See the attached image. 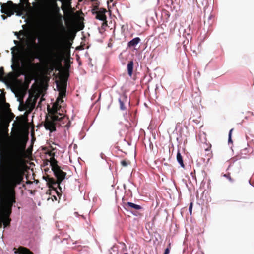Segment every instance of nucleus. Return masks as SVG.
Segmentation results:
<instances>
[{
    "label": "nucleus",
    "instance_id": "obj_30",
    "mask_svg": "<svg viewBox=\"0 0 254 254\" xmlns=\"http://www.w3.org/2000/svg\"><path fill=\"white\" fill-rule=\"evenodd\" d=\"M224 176L226 178H227V179H228L230 181H231V182L233 181V180L231 178V177L230 176V174L229 173L224 174Z\"/></svg>",
    "mask_w": 254,
    "mask_h": 254
},
{
    "label": "nucleus",
    "instance_id": "obj_1",
    "mask_svg": "<svg viewBox=\"0 0 254 254\" xmlns=\"http://www.w3.org/2000/svg\"><path fill=\"white\" fill-rule=\"evenodd\" d=\"M26 144V140H22L16 149L9 154L5 186L2 191L4 197L3 205L11 209L16 202L15 189L23 180L24 172L23 157Z\"/></svg>",
    "mask_w": 254,
    "mask_h": 254
},
{
    "label": "nucleus",
    "instance_id": "obj_12",
    "mask_svg": "<svg viewBox=\"0 0 254 254\" xmlns=\"http://www.w3.org/2000/svg\"><path fill=\"white\" fill-rule=\"evenodd\" d=\"M14 253L15 254H34L32 252H31L29 249L27 248L23 247L20 246L18 248V249L15 248H14Z\"/></svg>",
    "mask_w": 254,
    "mask_h": 254
},
{
    "label": "nucleus",
    "instance_id": "obj_16",
    "mask_svg": "<svg viewBox=\"0 0 254 254\" xmlns=\"http://www.w3.org/2000/svg\"><path fill=\"white\" fill-rule=\"evenodd\" d=\"M140 41L141 40L139 37L134 38L128 43L127 46L128 47H134L137 45Z\"/></svg>",
    "mask_w": 254,
    "mask_h": 254
},
{
    "label": "nucleus",
    "instance_id": "obj_8",
    "mask_svg": "<svg viewBox=\"0 0 254 254\" xmlns=\"http://www.w3.org/2000/svg\"><path fill=\"white\" fill-rule=\"evenodd\" d=\"M106 12V9L103 8H100L98 10L93 12V14H95L96 15V18L97 19L103 21V23L102 24L103 26L104 25H107V17L105 15V13Z\"/></svg>",
    "mask_w": 254,
    "mask_h": 254
},
{
    "label": "nucleus",
    "instance_id": "obj_21",
    "mask_svg": "<svg viewBox=\"0 0 254 254\" xmlns=\"http://www.w3.org/2000/svg\"><path fill=\"white\" fill-rule=\"evenodd\" d=\"M158 38L162 42H167V36L165 32L160 33L158 36Z\"/></svg>",
    "mask_w": 254,
    "mask_h": 254
},
{
    "label": "nucleus",
    "instance_id": "obj_23",
    "mask_svg": "<svg viewBox=\"0 0 254 254\" xmlns=\"http://www.w3.org/2000/svg\"><path fill=\"white\" fill-rule=\"evenodd\" d=\"M5 117H7L8 119L11 122L15 117L14 114L11 111H7L6 114L4 115Z\"/></svg>",
    "mask_w": 254,
    "mask_h": 254
},
{
    "label": "nucleus",
    "instance_id": "obj_31",
    "mask_svg": "<svg viewBox=\"0 0 254 254\" xmlns=\"http://www.w3.org/2000/svg\"><path fill=\"white\" fill-rule=\"evenodd\" d=\"M192 207H193V203L191 202L190 204L189 208V212L190 215L192 214Z\"/></svg>",
    "mask_w": 254,
    "mask_h": 254
},
{
    "label": "nucleus",
    "instance_id": "obj_32",
    "mask_svg": "<svg viewBox=\"0 0 254 254\" xmlns=\"http://www.w3.org/2000/svg\"><path fill=\"white\" fill-rule=\"evenodd\" d=\"M64 101L63 99H62L61 98H60L59 99V97H58V98H57V100H56V101L55 103H58V104H60V103H62V102H63Z\"/></svg>",
    "mask_w": 254,
    "mask_h": 254
},
{
    "label": "nucleus",
    "instance_id": "obj_19",
    "mask_svg": "<svg viewBox=\"0 0 254 254\" xmlns=\"http://www.w3.org/2000/svg\"><path fill=\"white\" fill-rule=\"evenodd\" d=\"M177 161L178 162V163H179V164L180 165V166L182 168H184L185 164H184V162H183V157H182V155L181 154L179 151H178L177 154Z\"/></svg>",
    "mask_w": 254,
    "mask_h": 254
},
{
    "label": "nucleus",
    "instance_id": "obj_40",
    "mask_svg": "<svg viewBox=\"0 0 254 254\" xmlns=\"http://www.w3.org/2000/svg\"><path fill=\"white\" fill-rule=\"evenodd\" d=\"M14 43L16 44V45H18L19 44V41H17V40H14Z\"/></svg>",
    "mask_w": 254,
    "mask_h": 254
},
{
    "label": "nucleus",
    "instance_id": "obj_45",
    "mask_svg": "<svg viewBox=\"0 0 254 254\" xmlns=\"http://www.w3.org/2000/svg\"><path fill=\"white\" fill-rule=\"evenodd\" d=\"M82 0H80V1H82Z\"/></svg>",
    "mask_w": 254,
    "mask_h": 254
},
{
    "label": "nucleus",
    "instance_id": "obj_36",
    "mask_svg": "<svg viewBox=\"0 0 254 254\" xmlns=\"http://www.w3.org/2000/svg\"><path fill=\"white\" fill-rule=\"evenodd\" d=\"M61 29H62V30L63 31H65V27H64V26L63 25V24H62V23H61Z\"/></svg>",
    "mask_w": 254,
    "mask_h": 254
},
{
    "label": "nucleus",
    "instance_id": "obj_11",
    "mask_svg": "<svg viewBox=\"0 0 254 254\" xmlns=\"http://www.w3.org/2000/svg\"><path fill=\"white\" fill-rule=\"evenodd\" d=\"M12 212V209L3 205L0 209V217L9 218Z\"/></svg>",
    "mask_w": 254,
    "mask_h": 254
},
{
    "label": "nucleus",
    "instance_id": "obj_42",
    "mask_svg": "<svg viewBox=\"0 0 254 254\" xmlns=\"http://www.w3.org/2000/svg\"><path fill=\"white\" fill-rule=\"evenodd\" d=\"M91 0V1H96L97 0Z\"/></svg>",
    "mask_w": 254,
    "mask_h": 254
},
{
    "label": "nucleus",
    "instance_id": "obj_6",
    "mask_svg": "<svg viewBox=\"0 0 254 254\" xmlns=\"http://www.w3.org/2000/svg\"><path fill=\"white\" fill-rule=\"evenodd\" d=\"M36 101L37 98L35 97L32 99V97H29L25 103L24 104H22L23 108L21 109V106H19L18 109L20 111L26 110L28 113H30L35 108Z\"/></svg>",
    "mask_w": 254,
    "mask_h": 254
},
{
    "label": "nucleus",
    "instance_id": "obj_33",
    "mask_svg": "<svg viewBox=\"0 0 254 254\" xmlns=\"http://www.w3.org/2000/svg\"><path fill=\"white\" fill-rule=\"evenodd\" d=\"M31 43H32V45L34 46V47H36L37 46V44L35 42V38H33L32 40V41H31Z\"/></svg>",
    "mask_w": 254,
    "mask_h": 254
},
{
    "label": "nucleus",
    "instance_id": "obj_2",
    "mask_svg": "<svg viewBox=\"0 0 254 254\" xmlns=\"http://www.w3.org/2000/svg\"><path fill=\"white\" fill-rule=\"evenodd\" d=\"M61 107V106L58 103H54L51 108L48 107L49 117L46 116L44 125L45 128L51 132L56 131V126L57 124L60 126H66L65 123H69L67 117L58 113V111Z\"/></svg>",
    "mask_w": 254,
    "mask_h": 254
},
{
    "label": "nucleus",
    "instance_id": "obj_41",
    "mask_svg": "<svg viewBox=\"0 0 254 254\" xmlns=\"http://www.w3.org/2000/svg\"><path fill=\"white\" fill-rule=\"evenodd\" d=\"M22 104H20V105L19 106H21V107H20L21 109L23 108V107L22 106Z\"/></svg>",
    "mask_w": 254,
    "mask_h": 254
},
{
    "label": "nucleus",
    "instance_id": "obj_38",
    "mask_svg": "<svg viewBox=\"0 0 254 254\" xmlns=\"http://www.w3.org/2000/svg\"><path fill=\"white\" fill-rule=\"evenodd\" d=\"M7 16H5L4 15H1V17L3 19L5 20V19H6Z\"/></svg>",
    "mask_w": 254,
    "mask_h": 254
},
{
    "label": "nucleus",
    "instance_id": "obj_35",
    "mask_svg": "<svg viewBox=\"0 0 254 254\" xmlns=\"http://www.w3.org/2000/svg\"><path fill=\"white\" fill-rule=\"evenodd\" d=\"M14 34H15V35H16V36H17V38H18V39H19V40H21V38L20 37V35H19V33H18V32H15L14 33Z\"/></svg>",
    "mask_w": 254,
    "mask_h": 254
},
{
    "label": "nucleus",
    "instance_id": "obj_27",
    "mask_svg": "<svg viewBox=\"0 0 254 254\" xmlns=\"http://www.w3.org/2000/svg\"><path fill=\"white\" fill-rule=\"evenodd\" d=\"M2 105H3L4 108L7 112L10 111L11 109H10V105L9 103L5 102V103H3Z\"/></svg>",
    "mask_w": 254,
    "mask_h": 254
},
{
    "label": "nucleus",
    "instance_id": "obj_18",
    "mask_svg": "<svg viewBox=\"0 0 254 254\" xmlns=\"http://www.w3.org/2000/svg\"><path fill=\"white\" fill-rule=\"evenodd\" d=\"M127 96L126 95H124L122 97V99H119V102L120 103V107L122 110H124L126 109V107L124 105V102L127 101Z\"/></svg>",
    "mask_w": 254,
    "mask_h": 254
},
{
    "label": "nucleus",
    "instance_id": "obj_9",
    "mask_svg": "<svg viewBox=\"0 0 254 254\" xmlns=\"http://www.w3.org/2000/svg\"><path fill=\"white\" fill-rule=\"evenodd\" d=\"M43 178L47 182V184L50 189L53 190L56 192L58 195H61V194L57 190L56 186V180L52 177H50L49 175L43 176Z\"/></svg>",
    "mask_w": 254,
    "mask_h": 254
},
{
    "label": "nucleus",
    "instance_id": "obj_5",
    "mask_svg": "<svg viewBox=\"0 0 254 254\" xmlns=\"http://www.w3.org/2000/svg\"><path fill=\"white\" fill-rule=\"evenodd\" d=\"M19 9V6L14 4L11 1H9L1 5V12L9 17L14 14V11H18Z\"/></svg>",
    "mask_w": 254,
    "mask_h": 254
},
{
    "label": "nucleus",
    "instance_id": "obj_29",
    "mask_svg": "<svg viewBox=\"0 0 254 254\" xmlns=\"http://www.w3.org/2000/svg\"><path fill=\"white\" fill-rule=\"evenodd\" d=\"M233 130V129H231L230 131H229V138H228V142L229 143L230 142H231L232 143V139H231V135H232V132Z\"/></svg>",
    "mask_w": 254,
    "mask_h": 254
},
{
    "label": "nucleus",
    "instance_id": "obj_28",
    "mask_svg": "<svg viewBox=\"0 0 254 254\" xmlns=\"http://www.w3.org/2000/svg\"><path fill=\"white\" fill-rule=\"evenodd\" d=\"M171 249V243H169L168 246V247L165 250L164 253L163 254H169L170 253V250Z\"/></svg>",
    "mask_w": 254,
    "mask_h": 254
},
{
    "label": "nucleus",
    "instance_id": "obj_10",
    "mask_svg": "<svg viewBox=\"0 0 254 254\" xmlns=\"http://www.w3.org/2000/svg\"><path fill=\"white\" fill-rule=\"evenodd\" d=\"M57 88L59 91L58 97L63 99L66 95V85L65 84H57Z\"/></svg>",
    "mask_w": 254,
    "mask_h": 254
},
{
    "label": "nucleus",
    "instance_id": "obj_14",
    "mask_svg": "<svg viewBox=\"0 0 254 254\" xmlns=\"http://www.w3.org/2000/svg\"><path fill=\"white\" fill-rule=\"evenodd\" d=\"M124 208L127 210H129L130 208H133L135 210H140L142 209L140 205L135 204L133 203L128 202L124 204Z\"/></svg>",
    "mask_w": 254,
    "mask_h": 254
},
{
    "label": "nucleus",
    "instance_id": "obj_4",
    "mask_svg": "<svg viewBox=\"0 0 254 254\" xmlns=\"http://www.w3.org/2000/svg\"><path fill=\"white\" fill-rule=\"evenodd\" d=\"M52 163H51V168L53 171L55 176L56 177V186L58 187L61 190L60 184L64 179L66 173L63 171L60 167L58 165V161L56 159H52Z\"/></svg>",
    "mask_w": 254,
    "mask_h": 254
},
{
    "label": "nucleus",
    "instance_id": "obj_24",
    "mask_svg": "<svg viewBox=\"0 0 254 254\" xmlns=\"http://www.w3.org/2000/svg\"><path fill=\"white\" fill-rule=\"evenodd\" d=\"M46 154H48L49 156H50L51 157L50 158V165L51 166V163H52V159L54 158V159H55L54 156L55 155V153L53 151V150H50V151H47V152H46Z\"/></svg>",
    "mask_w": 254,
    "mask_h": 254
},
{
    "label": "nucleus",
    "instance_id": "obj_25",
    "mask_svg": "<svg viewBox=\"0 0 254 254\" xmlns=\"http://www.w3.org/2000/svg\"><path fill=\"white\" fill-rule=\"evenodd\" d=\"M6 102V98L4 94L1 93L0 94V103H1V106L2 104L5 103Z\"/></svg>",
    "mask_w": 254,
    "mask_h": 254
},
{
    "label": "nucleus",
    "instance_id": "obj_20",
    "mask_svg": "<svg viewBox=\"0 0 254 254\" xmlns=\"http://www.w3.org/2000/svg\"><path fill=\"white\" fill-rule=\"evenodd\" d=\"M4 75L5 73L4 71V68L3 67H1L0 68V77L1 79V81L6 82L8 80V77L4 76Z\"/></svg>",
    "mask_w": 254,
    "mask_h": 254
},
{
    "label": "nucleus",
    "instance_id": "obj_44",
    "mask_svg": "<svg viewBox=\"0 0 254 254\" xmlns=\"http://www.w3.org/2000/svg\"><path fill=\"white\" fill-rule=\"evenodd\" d=\"M1 107V103H0V107Z\"/></svg>",
    "mask_w": 254,
    "mask_h": 254
},
{
    "label": "nucleus",
    "instance_id": "obj_22",
    "mask_svg": "<svg viewBox=\"0 0 254 254\" xmlns=\"http://www.w3.org/2000/svg\"><path fill=\"white\" fill-rule=\"evenodd\" d=\"M1 219H2L3 224L5 227L10 225L11 221V219L10 218L1 217Z\"/></svg>",
    "mask_w": 254,
    "mask_h": 254
},
{
    "label": "nucleus",
    "instance_id": "obj_43",
    "mask_svg": "<svg viewBox=\"0 0 254 254\" xmlns=\"http://www.w3.org/2000/svg\"><path fill=\"white\" fill-rule=\"evenodd\" d=\"M206 152V154L207 155V154L208 153V152Z\"/></svg>",
    "mask_w": 254,
    "mask_h": 254
},
{
    "label": "nucleus",
    "instance_id": "obj_17",
    "mask_svg": "<svg viewBox=\"0 0 254 254\" xmlns=\"http://www.w3.org/2000/svg\"><path fill=\"white\" fill-rule=\"evenodd\" d=\"M203 148L205 149V152H208L207 156L208 157V159L209 160L210 158L212 155V151H211V145L210 143H206L204 144Z\"/></svg>",
    "mask_w": 254,
    "mask_h": 254
},
{
    "label": "nucleus",
    "instance_id": "obj_37",
    "mask_svg": "<svg viewBox=\"0 0 254 254\" xmlns=\"http://www.w3.org/2000/svg\"><path fill=\"white\" fill-rule=\"evenodd\" d=\"M99 9L98 8V7L97 6H95V7H94V8L92 10V12H93V11H97V10H98Z\"/></svg>",
    "mask_w": 254,
    "mask_h": 254
},
{
    "label": "nucleus",
    "instance_id": "obj_15",
    "mask_svg": "<svg viewBox=\"0 0 254 254\" xmlns=\"http://www.w3.org/2000/svg\"><path fill=\"white\" fill-rule=\"evenodd\" d=\"M134 62L133 61H128L127 64V71L129 76L131 77L133 74Z\"/></svg>",
    "mask_w": 254,
    "mask_h": 254
},
{
    "label": "nucleus",
    "instance_id": "obj_34",
    "mask_svg": "<svg viewBox=\"0 0 254 254\" xmlns=\"http://www.w3.org/2000/svg\"><path fill=\"white\" fill-rule=\"evenodd\" d=\"M19 35H20V36H23V35H25V33L24 32L23 30H20L19 32Z\"/></svg>",
    "mask_w": 254,
    "mask_h": 254
},
{
    "label": "nucleus",
    "instance_id": "obj_39",
    "mask_svg": "<svg viewBox=\"0 0 254 254\" xmlns=\"http://www.w3.org/2000/svg\"><path fill=\"white\" fill-rule=\"evenodd\" d=\"M2 224H3L2 220V219H0V227H2Z\"/></svg>",
    "mask_w": 254,
    "mask_h": 254
},
{
    "label": "nucleus",
    "instance_id": "obj_7",
    "mask_svg": "<svg viewBox=\"0 0 254 254\" xmlns=\"http://www.w3.org/2000/svg\"><path fill=\"white\" fill-rule=\"evenodd\" d=\"M0 120L1 125L0 128V137H4L7 133V128L10 122L4 115L0 117Z\"/></svg>",
    "mask_w": 254,
    "mask_h": 254
},
{
    "label": "nucleus",
    "instance_id": "obj_13",
    "mask_svg": "<svg viewBox=\"0 0 254 254\" xmlns=\"http://www.w3.org/2000/svg\"><path fill=\"white\" fill-rule=\"evenodd\" d=\"M57 0H54L52 1L51 4V6L52 8V12L56 15H58L61 18L62 17L61 14L60 13V8L58 6V4L57 3Z\"/></svg>",
    "mask_w": 254,
    "mask_h": 254
},
{
    "label": "nucleus",
    "instance_id": "obj_3",
    "mask_svg": "<svg viewBox=\"0 0 254 254\" xmlns=\"http://www.w3.org/2000/svg\"><path fill=\"white\" fill-rule=\"evenodd\" d=\"M62 49V36L58 34L53 39L49 49L48 58L54 64L60 59Z\"/></svg>",
    "mask_w": 254,
    "mask_h": 254
},
{
    "label": "nucleus",
    "instance_id": "obj_26",
    "mask_svg": "<svg viewBox=\"0 0 254 254\" xmlns=\"http://www.w3.org/2000/svg\"><path fill=\"white\" fill-rule=\"evenodd\" d=\"M121 165L124 167H127L128 165L130 164V161L128 160H123L121 162Z\"/></svg>",
    "mask_w": 254,
    "mask_h": 254
}]
</instances>
